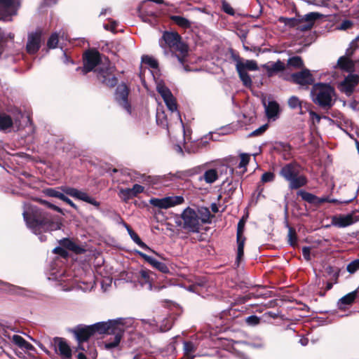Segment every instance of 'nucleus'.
<instances>
[{
	"instance_id": "f257e3e1",
	"label": "nucleus",
	"mask_w": 359,
	"mask_h": 359,
	"mask_svg": "<svg viewBox=\"0 0 359 359\" xmlns=\"http://www.w3.org/2000/svg\"><path fill=\"white\" fill-rule=\"evenodd\" d=\"M101 64L97 72L98 79L104 84L114 87L117 83L116 76L113 74L114 67L109 64L107 59L102 62L100 54L96 50H88L85 53L83 57V72L86 74L95 69V67Z\"/></svg>"
},
{
	"instance_id": "f03ea898",
	"label": "nucleus",
	"mask_w": 359,
	"mask_h": 359,
	"mask_svg": "<svg viewBox=\"0 0 359 359\" xmlns=\"http://www.w3.org/2000/svg\"><path fill=\"white\" fill-rule=\"evenodd\" d=\"M23 217L35 234L58 230L62 225L60 222L51 221L46 213L27 204L24 206Z\"/></svg>"
},
{
	"instance_id": "7ed1b4c3",
	"label": "nucleus",
	"mask_w": 359,
	"mask_h": 359,
	"mask_svg": "<svg viewBox=\"0 0 359 359\" xmlns=\"http://www.w3.org/2000/svg\"><path fill=\"white\" fill-rule=\"evenodd\" d=\"M130 320L126 319L110 320L108 322H100L91 325L95 333L112 334L114 335L112 341L109 340L104 343L106 349H111L116 347L121 339L123 333L125 331L126 325Z\"/></svg>"
},
{
	"instance_id": "20e7f679",
	"label": "nucleus",
	"mask_w": 359,
	"mask_h": 359,
	"mask_svg": "<svg viewBox=\"0 0 359 359\" xmlns=\"http://www.w3.org/2000/svg\"><path fill=\"white\" fill-rule=\"evenodd\" d=\"M159 45L165 49V54H168L166 48H169L172 52V55L176 56L181 64L184 63L188 47L181 41V36L177 32H165L159 40Z\"/></svg>"
},
{
	"instance_id": "39448f33",
	"label": "nucleus",
	"mask_w": 359,
	"mask_h": 359,
	"mask_svg": "<svg viewBox=\"0 0 359 359\" xmlns=\"http://www.w3.org/2000/svg\"><path fill=\"white\" fill-rule=\"evenodd\" d=\"M334 88L329 84L318 83L315 84L311 91L312 100L323 108H330L333 104Z\"/></svg>"
},
{
	"instance_id": "423d86ee",
	"label": "nucleus",
	"mask_w": 359,
	"mask_h": 359,
	"mask_svg": "<svg viewBox=\"0 0 359 359\" xmlns=\"http://www.w3.org/2000/svg\"><path fill=\"white\" fill-rule=\"evenodd\" d=\"M280 175L289 182V187L291 189H297L306 184V177L299 175V167L296 163H288L284 165Z\"/></svg>"
},
{
	"instance_id": "0eeeda50",
	"label": "nucleus",
	"mask_w": 359,
	"mask_h": 359,
	"mask_svg": "<svg viewBox=\"0 0 359 359\" xmlns=\"http://www.w3.org/2000/svg\"><path fill=\"white\" fill-rule=\"evenodd\" d=\"M181 218L183 221L182 228L191 233H198L201 226L207 222L205 218L201 217L198 212L189 207L184 210Z\"/></svg>"
},
{
	"instance_id": "6e6552de",
	"label": "nucleus",
	"mask_w": 359,
	"mask_h": 359,
	"mask_svg": "<svg viewBox=\"0 0 359 359\" xmlns=\"http://www.w3.org/2000/svg\"><path fill=\"white\" fill-rule=\"evenodd\" d=\"M359 61V36L352 42L346 54L340 57L337 62V68L351 72L354 69L355 62Z\"/></svg>"
},
{
	"instance_id": "1a4fd4ad",
	"label": "nucleus",
	"mask_w": 359,
	"mask_h": 359,
	"mask_svg": "<svg viewBox=\"0 0 359 359\" xmlns=\"http://www.w3.org/2000/svg\"><path fill=\"white\" fill-rule=\"evenodd\" d=\"M156 90L161 95L168 109L172 113H176V116L177 119L180 121L181 126L183 127V123L181 119L180 112L177 111L176 100L174 97L173 95L172 94L171 91L167 86H165L163 81L157 80L156 81Z\"/></svg>"
},
{
	"instance_id": "9d476101",
	"label": "nucleus",
	"mask_w": 359,
	"mask_h": 359,
	"mask_svg": "<svg viewBox=\"0 0 359 359\" xmlns=\"http://www.w3.org/2000/svg\"><path fill=\"white\" fill-rule=\"evenodd\" d=\"M20 0H0V20L9 21L17 14Z\"/></svg>"
},
{
	"instance_id": "9b49d317",
	"label": "nucleus",
	"mask_w": 359,
	"mask_h": 359,
	"mask_svg": "<svg viewBox=\"0 0 359 359\" xmlns=\"http://www.w3.org/2000/svg\"><path fill=\"white\" fill-rule=\"evenodd\" d=\"M184 202V197L182 196H171L161 198H152L149 200V203L159 209H168Z\"/></svg>"
},
{
	"instance_id": "f8f14e48",
	"label": "nucleus",
	"mask_w": 359,
	"mask_h": 359,
	"mask_svg": "<svg viewBox=\"0 0 359 359\" xmlns=\"http://www.w3.org/2000/svg\"><path fill=\"white\" fill-rule=\"evenodd\" d=\"M233 172V169L227 165H222L218 168H210L206 170L203 175L199 177L200 181H205L207 184H213L215 182L219 175H222L223 173L227 174L228 172L230 175H232Z\"/></svg>"
},
{
	"instance_id": "ddd939ff",
	"label": "nucleus",
	"mask_w": 359,
	"mask_h": 359,
	"mask_svg": "<svg viewBox=\"0 0 359 359\" xmlns=\"http://www.w3.org/2000/svg\"><path fill=\"white\" fill-rule=\"evenodd\" d=\"M61 189L65 194H66L74 198L85 201V202L90 203L95 207L100 206V203L98 201H97L94 198L90 196L85 191L79 190L75 188L69 187H61Z\"/></svg>"
},
{
	"instance_id": "4468645a",
	"label": "nucleus",
	"mask_w": 359,
	"mask_h": 359,
	"mask_svg": "<svg viewBox=\"0 0 359 359\" xmlns=\"http://www.w3.org/2000/svg\"><path fill=\"white\" fill-rule=\"evenodd\" d=\"M245 219L243 217L238 223L237 226V257L236 262L238 264L243 259L244 255V245L245 238L243 236V231L245 228Z\"/></svg>"
},
{
	"instance_id": "2eb2a0df",
	"label": "nucleus",
	"mask_w": 359,
	"mask_h": 359,
	"mask_svg": "<svg viewBox=\"0 0 359 359\" xmlns=\"http://www.w3.org/2000/svg\"><path fill=\"white\" fill-rule=\"evenodd\" d=\"M291 79L292 82L300 86L311 85L314 81V77L311 71L308 69H303L299 72L292 74L291 75Z\"/></svg>"
},
{
	"instance_id": "dca6fc26",
	"label": "nucleus",
	"mask_w": 359,
	"mask_h": 359,
	"mask_svg": "<svg viewBox=\"0 0 359 359\" xmlns=\"http://www.w3.org/2000/svg\"><path fill=\"white\" fill-rule=\"evenodd\" d=\"M358 221H359V217L355 215L354 213L339 215L332 218V225L339 228L346 227Z\"/></svg>"
},
{
	"instance_id": "f3484780",
	"label": "nucleus",
	"mask_w": 359,
	"mask_h": 359,
	"mask_svg": "<svg viewBox=\"0 0 359 359\" xmlns=\"http://www.w3.org/2000/svg\"><path fill=\"white\" fill-rule=\"evenodd\" d=\"M74 333L79 343L81 344V342L87 341L94 334V330L91 325H79L74 329ZM79 349L83 350L84 348L79 344L77 348V350Z\"/></svg>"
},
{
	"instance_id": "a211bd4d",
	"label": "nucleus",
	"mask_w": 359,
	"mask_h": 359,
	"mask_svg": "<svg viewBox=\"0 0 359 359\" xmlns=\"http://www.w3.org/2000/svg\"><path fill=\"white\" fill-rule=\"evenodd\" d=\"M359 82V76L357 74H350L339 83L341 91L350 95Z\"/></svg>"
},
{
	"instance_id": "6ab92c4d",
	"label": "nucleus",
	"mask_w": 359,
	"mask_h": 359,
	"mask_svg": "<svg viewBox=\"0 0 359 359\" xmlns=\"http://www.w3.org/2000/svg\"><path fill=\"white\" fill-rule=\"evenodd\" d=\"M128 88L124 83L118 86L116 91V100L128 113H130V105L128 100Z\"/></svg>"
},
{
	"instance_id": "aec40b11",
	"label": "nucleus",
	"mask_w": 359,
	"mask_h": 359,
	"mask_svg": "<svg viewBox=\"0 0 359 359\" xmlns=\"http://www.w3.org/2000/svg\"><path fill=\"white\" fill-rule=\"evenodd\" d=\"M144 190V187L136 184L131 189H119L118 196L123 202L127 203L129 200L136 197L139 194L142 193Z\"/></svg>"
},
{
	"instance_id": "412c9836",
	"label": "nucleus",
	"mask_w": 359,
	"mask_h": 359,
	"mask_svg": "<svg viewBox=\"0 0 359 359\" xmlns=\"http://www.w3.org/2000/svg\"><path fill=\"white\" fill-rule=\"evenodd\" d=\"M233 59L234 61L236 62V69L237 72L243 71V72H247V70H258V65L255 60H245L241 58L239 56H235Z\"/></svg>"
},
{
	"instance_id": "4be33fe9",
	"label": "nucleus",
	"mask_w": 359,
	"mask_h": 359,
	"mask_svg": "<svg viewBox=\"0 0 359 359\" xmlns=\"http://www.w3.org/2000/svg\"><path fill=\"white\" fill-rule=\"evenodd\" d=\"M136 278L142 287L148 290L152 288L153 273L149 270L141 269L135 274Z\"/></svg>"
},
{
	"instance_id": "5701e85b",
	"label": "nucleus",
	"mask_w": 359,
	"mask_h": 359,
	"mask_svg": "<svg viewBox=\"0 0 359 359\" xmlns=\"http://www.w3.org/2000/svg\"><path fill=\"white\" fill-rule=\"evenodd\" d=\"M41 46V34L39 32L30 33L27 37L26 49L28 53H36Z\"/></svg>"
},
{
	"instance_id": "b1692460",
	"label": "nucleus",
	"mask_w": 359,
	"mask_h": 359,
	"mask_svg": "<svg viewBox=\"0 0 359 359\" xmlns=\"http://www.w3.org/2000/svg\"><path fill=\"white\" fill-rule=\"evenodd\" d=\"M56 351L63 359H70L72 358V349L69 344L62 339L55 340Z\"/></svg>"
},
{
	"instance_id": "393cba45",
	"label": "nucleus",
	"mask_w": 359,
	"mask_h": 359,
	"mask_svg": "<svg viewBox=\"0 0 359 359\" xmlns=\"http://www.w3.org/2000/svg\"><path fill=\"white\" fill-rule=\"evenodd\" d=\"M262 67L266 70L267 76L269 77L273 76V75L282 72L285 69V65L284 62L280 60H278L276 62H269L262 65Z\"/></svg>"
},
{
	"instance_id": "a878e982",
	"label": "nucleus",
	"mask_w": 359,
	"mask_h": 359,
	"mask_svg": "<svg viewBox=\"0 0 359 359\" xmlns=\"http://www.w3.org/2000/svg\"><path fill=\"white\" fill-rule=\"evenodd\" d=\"M266 116L269 118H275L279 113V105L275 101H269L267 104L263 101Z\"/></svg>"
},
{
	"instance_id": "bb28decb",
	"label": "nucleus",
	"mask_w": 359,
	"mask_h": 359,
	"mask_svg": "<svg viewBox=\"0 0 359 359\" xmlns=\"http://www.w3.org/2000/svg\"><path fill=\"white\" fill-rule=\"evenodd\" d=\"M11 341L20 348L22 350H32L34 348L33 346L27 341L23 337L20 335L14 334L11 337Z\"/></svg>"
},
{
	"instance_id": "cd10ccee",
	"label": "nucleus",
	"mask_w": 359,
	"mask_h": 359,
	"mask_svg": "<svg viewBox=\"0 0 359 359\" xmlns=\"http://www.w3.org/2000/svg\"><path fill=\"white\" fill-rule=\"evenodd\" d=\"M14 124L17 128L20 127V124L17 119L13 121L8 115L5 114H0V130H6Z\"/></svg>"
},
{
	"instance_id": "c85d7f7f",
	"label": "nucleus",
	"mask_w": 359,
	"mask_h": 359,
	"mask_svg": "<svg viewBox=\"0 0 359 359\" xmlns=\"http://www.w3.org/2000/svg\"><path fill=\"white\" fill-rule=\"evenodd\" d=\"M140 255L142 257L144 258V259L148 263H149L152 266L157 269L160 271H161L163 273H167L168 271V268L164 263L161 262L156 260V259H154L150 256L146 255L144 254L141 253Z\"/></svg>"
},
{
	"instance_id": "c756f323",
	"label": "nucleus",
	"mask_w": 359,
	"mask_h": 359,
	"mask_svg": "<svg viewBox=\"0 0 359 359\" xmlns=\"http://www.w3.org/2000/svg\"><path fill=\"white\" fill-rule=\"evenodd\" d=\"M357 294L358 291L355 290L341 297L338 302L339 307L342 309L344 308L346 305L353 304L357 297Z\"/></svg>"
},
{
	"instance_id": "7c9ffc66",
	"label": "nucleus",
	"mask_w": 359,
	"mask_h": 359,
	"mask_svg": "<svg viewBox=\"0 0 359 359\" xmlns=\"http://www.w3.org/2000/svg\"><path fill=\"white\" fill-rule=\"evenodd\" d=\"M288 106L292 109H299V114H303L302 107L304 102L300 100L297 96H291L287 101Z\"/></svg>"
},
{
	"instance_id": "2f4dec72",
	"label": "nucleus",
	"mask_w": 359,
	"mask_h": 359,
	"mask_svg": "<svg viewBox=\"0 0 359 359\" xmlns=\"http://www.w3.org/2000/svg\"><path fill=\"white\" fill-rule=\"evenodd\" d=\"M196 351V347L192 342L185 341L184 342V359H193L194 355H192Z\"/></svg>"
},
{
	"instance_id": "473e14b6",
	"label": "nucleus",
	"mask_w": 359,
	"mask_h": 359,
	"mask_svg": "<svg viewBox=\"0 0 359 359\" xmlns=\"http://www.w3.org/2000/svg\"><path fill=\"white\" fill-rule=\"evenodd\" d=\"M171 20L178 26L187 29L191 27V22L187 18L179 16V15H172L170 17Z\"/></svg>"
},
{
	"instance_id": "72a5a7b5",
	"label": "nucleus",
	"mask_w": 359,
	"mask_h": 359,
	"mask_svg": "<svg viewBox=\"0 0 359 359\" xmlns=\"http://www.w3.org/2000/svg\"><path fill=\"white\" fill-rule=\"evenodd\" d=\"M127 228V230H128V232L131 238V239L137 244L140 247H141L143 249H147V250H149V247L144 243H143L141 239L140 238V237L138 236V235L134 231H133L129 226H126Z\"/></svg>"
},
{
	"instance_id": "f704fd0d",
	"label": "nucleus",
	"mask_w": 359,
	"mask_h": 359,
	"mask_svg": "<svg viewBox=\"0 0 359 359\" xmlns=\"http://www.w3.org/2000/svg\"><path fill=\"white\" fill-rule=\"evenodd\" d=\"M287 65L296 69H300L304 67V62L299 56H294L288 59Z\"/></svg>"
},
{
	"instance_id": "c9c22d12",
	"label": "nucleus",
	"mask_w": 359,
	"mask_h": 359,
	"mask_svg": "<svg viewBox=\"0 0 359 359\" xmlns=\"http://www.w3.org/2000/svg\"><path fill=\"white\" fill-rule=\"evenodd\" d=\"M14 39V34L11 32L5 33L0 32V55H1L4 48V43L8 40H13Z\"/></svg>"
},
{
	"instance_id": "e433bc0d",
	"label": "nucleus",
	"mask_w": 359,
	"mask_h": 359,
	"mask_svg": "<svg viewBox=\"0 0 359 359\" xmlns=\"http://www.w3.org/2000/svg\"><path fill=\"white\" fill-rule=\"evenodd\" d=\"M240 79L243 82V84L248 88H250L252 85V81L250 76L248 72H237Z\"/></svg>"
},
{
	"instance_id": "4c0bfd02",
	"label": "nucleus",
	"mask_w": 359,
	"mask_h": 359,
	"mask_svg": "<svg viewBox=\"0 0 359 359\" xmlns=\"http://www.w3.org/2000/svg\"><path fill=\"white\" fill-rule=\"evenodd\" d=\"M142 62L152 69H158V63L157 60L153 57L149 55H143L142 57Z\"/></svg>"
},
{
	"instance_id": "58836bf2",
	"label": "nucleus",
	"mask_w": 359,
	"mask_h": 359,
	"mask_svg": "<svg viewBox=\"0 0 359 359\" xmlns=\"http://www.w3.org/2000/svg\"><path fill=\"white\" fill-rule=\"evenodd\" d=\"M321 15H322L318 13L312 12L305 15L301 20L308 24H311L313 26L315 20L318 19Z\"/></svg>"
},
{
	"instance_id": "ea45409f",
	"label": "nucleus",
	"mask_w": 359,
	"mask_h": 359,
	"mask_svg": "<svg viewBox=\"0 0 359 359\" xmlns=\"http://www.w3.org/2000/svg\"><path fill=\"white\" fill-rule=\"evenodd\" d=\"M300 20L280 17L279 21L289 27H297Z\"/></svg>"
},
{
	"instance_id": "a19ab883",
	"label": "nucleus",
	"mask_w": 359,
	"mask_h": 359,
	"mask_svg": "<svg viewBox=\"0 0 359 359\" xmlns=\"http://www.w3.org/2000/svg\"><path fill=\"white\" fill-rule=\"evenodd\" d=\"M287 227H288V233H287L288 243L290 245L294 246L296 245L297 241L296 231L293 228H292L289 226H287Z\"/></svg>"
},
{
	"instance_id": "79ce46f5",
	"label": "nucleus",
	"mask_w": 359,
	"mask_h": 359,
	"mask_svg": "<svg viewBox=\"0 0 359 359\" xmlns=\"http://www.w3.org/2000/svg\"><path fill=\"white\" fill-rule=\"evenodd\" d=\"M299 194L302 196V199L310 203H315L318 199L317 196L309 192L301 191L299 192Z\"/></svg>"
},
{
	"instance_id": "37998d69",
	"label": "nucleus",
	"mask_w": 359,
	"mask_h": 359,
	"mask_svg": "<svg viewBox=\"0 0 359 359\" xmlns=\"http://www.w3.org/2000/svg\"><path fill=\"white\" fill-rule=\"evenodd\" d=\"M45 193L48 196L57 198L60 200H62L65 196V194L57 189H46Z\"/></svg>"
},
{
	"instance_id": "c03bdc74",
	"label": "nucleus",
	"mask_w": 359,
	"mask_h": 359,
	"mask_svg": "<svg viewBox=\"0 0 359 359\" xmlns=\"http://www.w3.org/2000/svg\"><path fill=\"white\" fill-rule=\"evenodd\" d=\"M58 43V35L56 33L53 34L48 40L47 46L49 48H56Z\"/></svg>"
},
{
	"instance_id": "a18cd8bd",
	"label": "nucleus",
	"mask_w": 359,
	"mask_h": 359,
	"mask_svg": "<svg viewBox=\"0 0 359 359\" xmlns=\"http://www.w3.org/2000/svg\"><path fill=\"white\" fill-rule=\"evenodd\" d=\"M346 269L350 273H354L358 271L359 269V259H355L349 263L347 265Z\"/></svg>"
},
{
	"instance_id": "49530a36",
	"label": "nucleus",
	"mask_w": 359,
	"mask_h": 359,
	"mask_svg": "<svg viewBox=\"0 0 359 359\" xmlns=\"http://www.w3.org/2000/svg\"><path fill=\"white\" fill-rule=\"evenodd\" d=\"M156 122L158 125H161L163 126L168 125L167 119L165 116L164 111H157Z\"/></svg>"
},
{
	"instance_id": "de8ad7c7",
	"label": "nucleus",
	"mask_w": 359,
	"mask_h": 359,
	"mask_svg": "<svg viewBox=\"0 0 359 359\" xmlns=\"http://www.w3.org/2000/svg\"><path fill=\"white\" fill-rule=\"evenodd\" d=\"M222 8L224 12H225L226 13H227V14H229L230 15H235L234 9L226 1H222Z\"/></svg>"
},
{
	"instance_id": "09e8293b",
	"label": "nucleus",
	"mask_w": 359,
	"mask_h": 359,
	"mask_svg": "<svg viewBox=\"0 0 359 359\" xmlns=\"http://www.w3.org/2000/svg\"><path fill=\"white\" fill-rule=\"evenodd\" d=\"M275 179V175L271 172H264L262 176V182L264 183L273 182Z\"/></svg>"
},
{
	"instance_id": "8fccbe9b",
	"label": "nucleus",
	"mask_w": 359,
	"mask_h": 359,
	"mask_svg": "<svg viewBox=\"0 0 359 359\" xmlns=\"http://www.w3.org/2000/svg\"><path fill=\"white\" fill-rule=\"evenodd\" d=\"M240 157L241 161L239 163L238 168H245L249 163L250 155L247 154H241Z\"/></svg>"
},
{
	"instance_id": "3c124183",
	"label": "nucleus",
	"mask_w": 359,
	"mask_h": 359,
	"mask_svg": "<svg viewBox=\"0 0 359 359\" xmlns=\"http://www.w3.org/2000/svg\"><path fill=\"white\" fill-rule=\"evenodd\" d=\"M245 321L249 325L254 326L259 323L260 318L257 316H250L246 318Z\"/></svg>"
},
{
	"instance_id": "603ef678",
	"label": "nucleus",
	"mask_w": 359,
	"mask_h": 359,
	"mask_svg": "<svg viewBox=\"0 0 359 359\" xmlns=\"http://www.w3.org/2000/svg\"><path fill=\"white\" fill-rule=\"evenodd\" d=\"M268 128V125L267 124H265V125H263L262 126H260L259 128L255 130L254 131H252L251 133H250V136H257V135H259L261 134H262L263 133H264L266 131V130Z\"/></svg>"
},
{
	"instance_id": "864d4df0",
	"label": "nucleus",
	"mask_w": 359,
	"mask_h": 359,
	"mask_svg": "<svg viewBox=\"0 0 359 359\" xmlns=\"http://www.w3.org/2000/svg\"><path fill=\"white\" fill-rule=\"evenodd\" d=\"M302 20H299V22L297 25V30H299V31H302V32H304V31H307V30H309L311 29L313 26L311 24H308L306 22L305 25H303L302 24Z\"/></svg>"
},
{
	"instance_id": "5fc2aeb1",
	"label": "nucleus",
	"mask_w": 359,
	"mask_h": 359,
	"mask_svg": "<svg viewBox=\"0 0 359 359\" xmlns=\"http://www.w3.org/2000/svg\"><path fill=\"white\" fill-rule=\"evenodd\" d=\"M310 253H311V248L310 247H304L302 248L303 257L307 261H309L311 259Z\"/></svg>"
},
{
	"instance_id": "6e6d98bb",
	"label": "nucleus",
	"mask_w": 359,
	"mask_h": 359,
	"mask_svg": "<svg viewBox=\"0 0 359 359\" xmlns=\"http://www.w3.org/2000/svg\"><path fill=\"white\" fill-rule=\"evenodd\" d=\"M352 22L349 20H344L341 22L339 29L345 30L350 28L352 26Z\"/></svg>"
},
{
	"instance_id": "4d7b16f0",
	"label": "nucleus",
	"mask_w": 359,
	"mask_h": 359,
	"mask_svg": "<svg viewBox=\"0 0 359 359\" xmlns=\"http://www.w3.org/2000/svg\"><path fill=\"white\" fill-rule=\"evenodd\" d=\"M11 287H13V285L4 282L2 280H0V288L5 290H11Z\"/></svg>"
},
{
	"instance_id": "13d9d810",
	"label": "nucleus",
	"mask_w": 359,
	"mask_h": 359,
	"mask_svg": "<svg viewBox=\"0 0 359 359\" xmlns=\"http://www.w3.org/2000/svg\"><path fill=\"white\" fill-rule=\"evenodd\" d=\"M309 115H310V117L311 119H313V121H316V122H320V116L317 114L316 112L313 111H309Z\"/></svg>"
},
{
	"instance_id": "bf43d9fd",
	"label": "nucleus",
	"mask_w": 359,
	"mask_h": 359,
	"mask_svg": "<svg viewBox=\"0 0 359 359\" xmlns=\"http://www.w3.org/2000/svg\"><path fill=\"white\" fill-rule=\"evenodd\" d=\"M63 201H65V203H67V204H69L70 206H72V208H74V209H77V206L75 205V203H74L68 197H67L65 195L64 196V198H62Z\"/></svg>"
},
{
	"instance_id": "052dcab7",
	"label": "nucleus",
	"mask_w": 359,
	"mask_h": 359,
	"mask_svg": "<svg viewBox=\"0 0 359 359\" xmlns=\"http://www.w3.org/2000/svg\"><path fill=\"white\" fill-rule=\"evenodd\" d=\"M43 203H45L46 205H47L49 208L53 209L54 210H56L58 212L62 213V209L60 208L59 207H57V206H56L55 205L50 204V203H49L48 202L43 201Z\"/></svg>"
},
{
	"instance_id": "680f3d73",
	"label": "nucleus",
	"mask_w": 359,
	"mask_h": 359,
	"mask_svg": "<svg viewBox=\"0 0 359 359\" xmlns=\"http://www.w3.org/2000/svg\"><path fill=\"white\" fill-rule=\"evenodd\" d=\"M104 27L107 30L114 31L115 29V28H116V22H114L111 25H104Z\"/></svg>"
},
{
	"instance_id": "e2e57ef3",
	"label": "nucleus",
	"mask_w": 359,
	"mask_h": 359,
	"mask_svg": "<svg viewBox=\"0 0 359 359\" xmlns=\"http://www.w3.org/2000/svg\"><path fill=\"white\" fill-rule=\"evenodd\" d=\"M327 201H328V198L327 197H323V198H318V197L317 201L315 203L320 204V203H325V202H327Z\"/></svg>"
},
{
	"instance_id": "0e129e2a",
	"label": "nucleus",
	"mask_w": 359,
	"mask_h": 359,
	"mask_svg": "<svg viewBox=\"0 0 359 359\" xmlns=\"http://www.w3.org/2000/svg\"><path fill=\"white\" fill-rule=\"evenodd\" d=\"M53 252H55V253H57V252H60L61 254H63V252H65V250L61 248H55L54 250H53Z\"/></svg>"
},
{
	"instance_id": "69168bd1",
	"label": "nucleus",
	"mask_w": 359,
	"mask_h": 359,
	"mask_svg": "<svg viewBox=\"0 0 359 359\" xmlns=\"http://www.w3.org/2000/svg\"><path fill=\"white\" fill-rule=\"evenodd\" d=\"M77 359H87L83 353H79L77 355Z\"/></svg>"
},
{
	"instance_id": "338daca9",
	"label": "nucleus",
	"mask_w": 359,
	"mask_h": 359,
	"mask_svg": "<svg viewBox=\"0 0 359 359\" xmlns=\"http://www.w3.org/2000/svg\"><path fill=\"white\" fill-rule=\"evenodd\" d=\"M109 11H110V10H109V9H107V8H106V9H103V10L101 11L100 15H105V14H107V13H108V12H109Z\"/></svg>"
},
{
	"instance_id": "774afa93",
	"label": "nucleus",
	"mask_w": 359,
	"mask_h": 359,
	"mask_svg": "<svg viewBox=\"0 0 359 359\" xmlns=\"http://www.w3.org/2000/svg\"><path fill=\"white\" fill-rule=\"evenodd\" d=\"M332 287V283H328L326 286L327 290H330Z\"/></svg>"
}]
</instances>
